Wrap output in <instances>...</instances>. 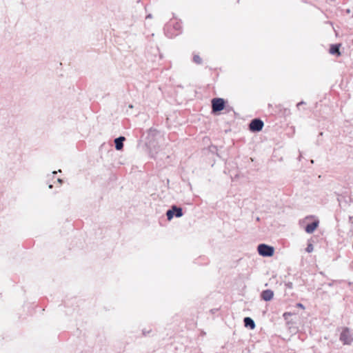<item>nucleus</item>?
I'll list each match as a JSON object with an SVG mask.
<instances>
[{
  "label": "nucleus",
  "instance_id": "f257e3e1",
  "mask_svg": "<svg viewBox=\"0 0 353 353\" xmlns=\"http://www.w3.org/2000/svg\"><path fill=\"white\" fill-rule=\"evenodd\" d=\"M225 108V101L221 98H214L212 100L213 112H220Z\"/></svg>",
  "mask_w": 353,
  "mask_h": 353
},
{
  "label": "nucleus",
  "instance_id": "f03ea898",
  "mask_svg": "<svg viewBox=\"0 0 353 353\" xmlns=\"http://www.w3.org/2000/svg\"><path fill=\"white\" fill-rule=\"evenodd\" d=\"M174 215L176 217H181L183 216L182 209L176 205H172L170 210H168L166 212V216L168 220H171Z\"/></svg>",
  "mask_w": 353,
  "mask_h": 353
},
{
  "label": "nucleus",
  "instance_id": "7ed1b4c3",
  "mask_svg": "<svg viewBox=\"0 0 353 353\" xmlns=\"http://www.w3.org/2000/svg\"><path fill=\"white\" fill-rule=\"evenodd\" d=\"M263 121L259 119H254L249 124V129L252 132H259L263 129Z\"/></svg>",
  "mask_w": 353,
  "mask_h": 353
},
{
  "label": "nucleus",
  "instance_id": "20e7f679",
  "mask_svg": "<svg viewBox=\"0 0 353 353\" xmlns=\"http://www.w3.org/2000/svg\"><path fill=\"white\" fill-rule=\"evenodd\" d=\"M340 340L344 343V344H350L353 339L352 337V335L350 334V331L347 328H345L342 332L341 333L340 336Z\"/></svg>",
  "mask_w": 353,
  "mask_h": 353
},
{
  "label": "nucleus",
  "instance_id": "39448f33",
  "mask_svg": "<svg viewBox=\"0 0 353 353\" xmlns=\"http://www.w3.org/2000/svg\"><path fill=\"white\" fill-rule=\"evenodd\" d=\"M319 224V220H316L312 223L307 224L305 228V231L308 234H312L318 228Z\"/></svg>",
  "mask_w": 353,
  "mask_h": 353
},
{
  "label": "nucleus",
  "instance_id": "423d86ee",
  "mask_svg": "<svg viewBox=\"0 0 353 353\" xmlns=\"http://www.w3.org/2000/svg\"><path fill=\"white\" fill-rule=\"evenodd\" d=\"M125 140L124 137H119L114 139L115 148L117 150H121L123 148V141Z\"/></svg>",
  "mask_w": 353,
  "mask_h": 353
},
{
  "label": "nucleus",
  "instance_id": "0eeeda50",
  "mask_svg": "<svg viewBox=\"0 0 353 353\" xmlns=\"http://www.w3.org/2000/svg\"><path fill=\"white\" fill-rule=\"evenodd\" d=\"M244 325L245 327L250 329H254L255 327V323L254 320L250 317H245L243 319Z\"/></svg>",
  "mask_w": 353,
  "mask_h": 353
},
{
  "label": "nucleus",
  "instance_id": "6e6552de",
  "mask_svg": "<svg viewBox=\"0 0 353 353\" xmlns=\"http://www.w3.org/2000/svg\"><path fill=\"white\" fill-rule=\"evenodd\" d=\"M339 47L340 44L332 45L330 49V52L332 54H337L339 56L341 54L339 52Z\"/></svg>",
  "mask_w": 353,
  "mask_h": 353
},
{
  "label": "nucleus",
  "instance_id": "1a4fd4ad",
  "mask_svg": "<svg viewBox=\"0 0 353 353\" xmlns=\"http://www.w3.org/2000/svg\"><path fill=\"white\" fill-rule=\"evenodd\" d=\"M274 249L272 246L266 245V256H271L273 255Z\"/></svg>",
  "mask_w": 353,
  "mask_h": 353
},
{
  "label": "nucleus",
  "instance_id": "9d476101",
  "mask_svg": "<svg viewBox=\"0 0 353 353\" xmlns=\"http://www.w3.org/2000/svg\"><path fill=\"white\" fill-rule=\"evenodd\" d=\"M258 252L260 255L265 256V243H261L258 246Z\"/></svg>",
  "mask_w": 353,
  "mask_h": 353
},
{
  "label": "nucleus",
  "instance_id": "9b49d317",
  "mask_svg": "<svg viewBox=\"0 0 353 353\" xmlns=\"http://www.w3.org/2000/svg\"><path fill=\"white\" fill-rule=\"evenodd\" d=\"M274 296L273 291L270 290H266V301H270Z\"/></svg>",
  "mask_w": 353,
  "mask_h": 353
},
{
  "label": "nucleus",
  "instance_id": "f8f14e48",
  "mask_svg": "<svg viewBox=\"0 0 353 353\" xmlns=\"http://www.w3.org/2000/svg\"><path fill=\"white\" fill-rule=\"evenodd\" d=\"M193 60L195 63L200 64L201 63V59L199 55H194Z\"/></svg>",
  "mask_w": 353,
  "mask_h": 353
},
{
  "label": "nucleus",
  "instance_id": "ddd939ff",
  "mask_svg": "<svg viewBox=\"0 0 353 353\" xmlns=\"http://www.w3.org/2000/svg\"><path fill=\"white\" fill-rule=\"evenodd\" d=\"M314 247L312 243H309L306 248V252L308 253H310L313 251Z\"/></svg>",
  "mask_w": 353,
  "mask_h": 353
},
{
  "label": "nucleus",
  "instance_id": "4468645a",
  "mask_svg": "<svg viewBox=\"0 0 353 353\" xmlns=\"http://www.w3.org/2000/svg\"><path fill=\"white\" fill-rule=\"evenodd\" d=\"M291 314H291L290 312H285V313L283 314V316H284L285 319H288V316H291Z\"/></svg>",
  "mask_w": 353,
  "mask_h": 353
},
{
  "label": "nucleus",
  "instance_id": "2eb2a0df",
  "mask_svg": "<svg viewBox=\"0 0 353 353\" xmlns=\"http://www.w3.org/2000/svg\"><path fill=\"white\" fill-rule=\"evenodd\" d=\"M265 290H263L261 293V299L265 300Z\"/></svg>",
  "mask_w": 353,
  "mask_h": 353
},
{
  "label": "nucleus",
  "instance_id": "dca6fc26",
  "mask_svg": "<svg viewBox=\"0 0 353 353\" xmlns=\"http://www.w3.org/2000/svg\"><path fill=\"white\" fill-rule=\"evenodd\" d=\"M296 307H300V308H302V309H304V308H305V307H304V306H303V304H301V303H296Z\"/></svg>",
  "mask_w": 353,
  "mask_h": 353
},
{
  "label": "nucleus",
  "instance_id": "f3484780",
  "mask_svg": "<svg viewBox=\"0 0 353 353\" xmlns=\"http://www.w3.org/2000/svg\"><path fill=\"white\" fill-rule=\"evenodd\" d=\"M305 103L303 101H301L299 103H297L296 106L298 108H299L300 105L304 104Z\"/></svg>",
  "mask_w": 353,
  "mask_h": 353
},
{
  "label": "nucleus",
  "instance_id": "a211bd4d",
  "mask_svg": "<svg viewBox=\"0 0 353 353\" xmlns=\"http://www.w3.org/2000/svg\"><path fill=\"white\" fill-rule=\"evenodd\" d=\"M61 172V170H59L57 172V171H54V172H52V174H57V172Z\"/></svg>",
  "mask_w": 353,
  "mask_h": 353
},
{
  "label": "nucleus",
  "instance_id": "6ab92c4d",
  "mask_svg": "<svg viewBox=\"0 0 353 353\" xmlns=\"http://www.w3.org/2000/svg\"><path fill=\"white\" fill-rule=\"evenodd\" d=\"M58 182H59V183H61L63 182V180H62V179H58Z\"/></svg>",
  "mask_w": 353,
  "mask_h": 353
},
{
  "label": "nucleus",
  "instance_id": "aec40b11",
  "mask_svg": "<svg viewBox=\"0 0 353 353\" xmlns=\"http://www.w3.org/2000/svg\"><path fill=\"white\" fill-rule=\"evenodd\" d=\"M146 18H147V19H148V18H152V15L150 14H148V15L146 17Z\"/></svg>",
  "mask_w": 353,
  "mask_h": 353
},
{
  "label": "nucleus",
  "instance_id": "412c9836",
  "mask_svg": "<svg viewBox=\"0 0 353 353\" xmlns=\"http://www.w3.org/2000/svg\"><path fill=\"white\" fill-rule=\"evenodd\" d=\"M49 188H50V189L52 188V185H50Z\"/></svg>",
  "mask_w": 353,
  "mask_h": 353
}]
</instances>
